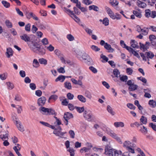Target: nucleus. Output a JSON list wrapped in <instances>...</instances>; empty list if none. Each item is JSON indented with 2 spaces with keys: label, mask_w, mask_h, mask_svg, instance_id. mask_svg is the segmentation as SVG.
<instances>
[{
  "label": "nucleus",
  "mask_w": 156,
  "mask_h": 156,
  "mask_svg": "<svg viewBox=\"0 0 156 156\" xmlns=\"http://www.w3.org/2000/svg\"><path fill=\"white\" fill-rule=\"evenodd\" d=\"M105 153L109 156H119L122 154V152L121 151L111 148L110 146L107 145L105 147Z\"/></svg>",
  "instance_id": "obj_1"
},
{
  "label": "nucleus",
  "mask_w": 156,
  "mask_h": 156,
  "mask_svg": "<svg viewBox=\"0 0 156 156\" xmlns=\"http://www.w3.org/2000/svg\"><path fill=\"white\" fill-rule=\"evenodd\" d=\"M106 133L115 139L120 144H122V142L120 137H119L114 132L110 129L107 128L106 129Z\"/></svg>",
  "instance_id": "obj_2"
},
{
  "label": "nucleus",
  "mask_w": 156,
  "mask_h": 156,
  "mask_svg": "<svg viewBox=\"0 0 156 156\" xmlns=\"http://www.w3.org/2000/svg\"><path fill=\"white\" fill-rule=\"evenodd\" d=\"M140 56L143 60L145 61L149 60V58L152 59L154 56V54L151 51H149L145 53V55L143 53H140Z\"/></svg>",
  "instance_id": "obj_3"
},
{
  "label": "nucleus",
  "mask_w": 156,
  "mask_h": 156,
  "mask_svg": "<svg viewBox=\"0 0 156 156\" xmlns=\"http://www.w3.org/2000/svg\"><path fill=\"white\" fill-rule=\"evenodd\" d=\"M81 57L84 60V62L88 65H90L93 64L92 60L90 58L88 55L85 53L83 52L82 54Z\"/></svg>",
  "instance_id": "obj_4"
},
{
  "label": "nucleus",
  "mask_w": 156,
  "mask_h": 156,
  "mask_svg": "<svg viewBox=\"0 0 156 156\" xmlns=\"http://www.w3.org/2000/svg\"><path fill=\"white\" fill-rule=\"evenodd\" d=\"M40 110L46 115H53L55 114V110L51 108H48L44 107H41Z\"/></svg>",
  "instance_id": "obj_5"
},
{
  "label": "nucleus",
  "mask_w": 156,
  "mask_h": 156,
  "mask_svg": "<svg viewBox=\"0 0 156 156\" xmlns=\"http://www.w3.org/2000/svg\"><path fill=\"white\" fill-rule=\"evenodd\" d=\"M28 45L30 47L31 49L34 52L37 53L41 52V48L40 47L38 46V45L37 43H34L32 46H31L29 44Z\"/></svg>",
  "instance_id": "obj_6"
},
{
  "label": "nucleus",
  "mask_w": 156,
  "mask_h": 156,
  "mask_svg": "<svg viewBox=\"0 0 156 156\" xmlns=\"http://www.w3.org/2000/svg\"><path fill=\"white\" fill-rule=\"evenodd\" d=\"M54 118L55 119L56 121L54 122L53 125H51V128L55 129L58 128V129H61V128L59 126L62 124L61 120L56 117L54 116Z\"/></svg>",
  "instance_id": "obj_7"
},
{
  "label": "nucleus",
  "mask_w": 156,
  "mask_h": 156,
  "mask_svg": "<svg viewBox=\"0 0 156 156\" xmlns=\"http://www.w3.org/2000/svg\"><path fill=\"white\" fill-rule=\"evenodd\" d=\"M54 129L53 132V133L56 136H58L61 138H62L64 134L66 133V132H62L61 131L62 129L61 130L58 129V128H56L55 129Z\"/></svg>",
  "instance_id": "obj_8"
},
{
  "label": "nucleus",
  "mask_w": 156,
  "mask_h": 156,
  "mask_svg": "<svg viewBox=\"0 0 156 156\" xmlns=\"http://www.w3.org/2000/svg\"><path fill=\"white\" fill-rule=\"evenodd\" d=\"M73 118V114L69 112H66L65 113L63 118L65 120L64 122L66 125H67L68 124V120L70 118Z\"/></svg>",
  "instance_id": "obj_9"
},
{
  "label": "nucleus",
  "mask_w": 156,
  "mask_h": 156,
  "mask_svg": "<svg viewBox=\"0 0 156 156\" xmlns=\"http://www.w3.org/2000/svg\"><path fill=\"white\" fill-rule=\"evenodd\" d=\"M83 116L85 119L88 121L90 122L93 120L92 114L87 111L84 112L83 114Z\"/></svg>",
  "instance_id": "obj_10"
},
{
  "label": "nucleus",
  "mask_w": 156,
  "mask_h": 156,
  "mask_svg": "<svg viewBox=\"0 0 156 156\" xmlns=\"http://www.w3.org/2000/svg\"><path fill=\"white\" fill-rule=\"evenodd\" d=\"M14 123L16 125V126L18 129L21 132H23L24 131V129L23 126L21 124L20 121L16 120Z\"/></svg>",
  "instance_id": "obj_11"
},
{
  "label": "nucleus",
  "mask_w": 156,
  "mask_h": 156,
  "mask_svg": "<svg viewBox=\"0 0 156 156\" xmlns=\"http://www.w3.org/2000/svg\"><path fill=\"white\" fill-rule=\"evenodd\" d=\"M46 101V99L44 97H41L38 100V104L40 106H42L44 105Z\"/></svg>",
  "instance_id": "obj_12"
},
{
  "label": "nucleus",
  "mask_w": 156,
  "mask_h": 156,
  "mask_svg": "<svg viewBox=\"0 0 156 156\" xmlns=\"http://www.w3.org/2000/svg\"><path fill=\"white\" fill-rule=\"evenodd\" d=\"M109 15L111 18L113 20L117 19L119 20L120 19L121 17V16L119 14L116 13L115 15H114L113 12L111 13H110Z\"/></svg>",
  "instance_id": "obj_13"
},
{
  "label": "nucleus",
  "mask_w": 156,
  "mask_h": 156,
  "mask_svg": "<svg viewBox=\"0 0 156 156\" xmlns=\"http://www.w3.org/2000/svg\"><path fill=\"white\" fill-rule=\"evenodd\" d=\"M139 131L144 135L146 134L148 132L147 128L144 126H140L139 128Z\"/></svg>",
  "instance_id": "obj_14"
},
{
  "label": "nucleus",
  "mask_w": 156,
  "mask_h": 156,
  "mask_svg": "<svg viewBox=\"0 0 156 156\" xmlns=\"http://www.w3.org/2000/svg\"><path fill=\"white\" fill-rule=\"evenodd\" d=\"M21 39L24 41L26 42H29L30 41V37L26 34H24L23 35L20 36Z\"/></svg>",
  "instance_id": "obj_15"
},
{
  "label": "nucleus",
  "mask_w": 156,
  "mask_h": 156,
  "mask_svg": "<svg viewBox=\"0 0 156 156\" xmlns=\"http://www.w3.org/2000/svg\"><path fill=\"white\" fill-rule=\"evenodd\" d=\"M136 5L140 8H144L146 7V4L139 0H138L136 2Z\"/></svg>",
  "instance_id": "obj_16"
},
{
  "label": "nucleus",
  "mask_w": 156,
  "mask_h": 156,
  "mask_svg": "<svg viewBox=\"0 0 156 156\" xmlns=\"http://www.w3.org/2000/svg\"><path fill=\"white\" fill-rule=\"evenodd\" d=\"M13 54V51L11 48H9L7 49L6 55L8 58L12 56Z\"/></svg>",
  "instance_id": "obj_17"
},
{
  "label": "nucleus",
  "mask_w": 156,
  "mask_h": 156,
  "mask_svg": "<svg viewBox=\"0 0 156 156\" xmlns=\"http://www.w3.org/2000/svg\"><path fill=\"white\" fill-rule=\"evenodd\" d=\"M104 47L109 52H112L114 51V49L111 47V45L107 43H106L104 45Z\"/></svg>",
  "instance_id": "obj_18"
},
{
  "label": "nucleus",
  "mask_w": 156,
  "mask_h": 156,
  "mask_svg": "<svg viewBox=\"0 0 156 156\" xmlns=\"http://www.w3.org/2000/svg\"><path fill=\"white\" fill-rule=\"evenodd\" d=\"M30 17L35 20L38 21L39 20L38 18L32 12H30L27 16V18L29 19H30Z\"/></svg>",
  "instance_id": "obj_19"
},
{
  "label": "nucleus",
  "mask_w": 156,
  "mask_h": 156,
  "mask_svg": "<svg viewBox=\"0 0 156 156\" xmlns=\"http://www.w3.org/2000/svg\"><path fill=\"white\" fill-rule=\"evenodd\" d=\"M84 95L89 100H91L92 98L91 93L88 90H86L85 92Z\"/></svg>",
  "instance_id": "obj_20"
},
{
  "label": "nucleus",
  "mask_w": 156,
  "mask_h": 156,
  "mask_svg": "<svg viewBox=\"0 0 156 156\" xmlns=\"http://www.w3.org/2000/svg\"><path fill=\"white\" fill-rule=\"evenodd\" d=\"M132 143L129 140H126L123 143V147L126 149L130 147V145Z\"/></svg>",
  "instance_id": "obj_21"
},
{
  "label": "nucleus",
  "mask_w": 156,
  "mask_h": 156,
  "mask_svg": "<svg viewBox=\"0 0 156 156\" xmlns=\"http://www.w3.org/2000/svg\"><path fill=\"white\" fill-rule=\"evenodd\" d=\"M71 80L73 83L75 84L78 85L80 86H82V82L80 80H77L73 78L71 79Z\"/></svg>",
  "instance_id": "obj_22"
},
{
  "label": "nucleus",
  "mask_w": 156,
  "mask_h": 156,
  "mask_svg": "<svg viewBox=\"0 0 156 156\" xmlns=\"http://www.w3.org/2000/svg\"><path fill=\"white\" fill-rule=\"evenodd\" d=\"M114 126L116 128L121 127H123L124 126V124L122 122H115L114 123Z\"/></svg>",
  "instance_id": "obj_23"
},
{
  "label": "nucleus",
  "mask_w": 156,
  "mask_h": 156,
  "mask_svg": "<svg viewBox=\"0 0 156 156\" xmlns=\"http://www.w3.org/2000/svg\"><path fill=\"white\" fill-rule=\"evenodd\" d=\"M77 98L78 100L82 103H85L86 101V99L83 95H78Z\"/></svg>",
  "instance_id": "obj_24"
},
{
  "label": "nucleus",
  "mask_w": 156,
  "mask_h": 156,
  "mask_svg": "<svg viewBox=\"0 0 156 156\" xmlns=\"http://www.w3.org/2000/svg\"><path fill=\"white\" fill-rule=\"evenodd\" d=\"M66 76L63 75H60L58 76L55 80V82L60 81L61 82H63L65 80Z\"/></svg>",
  "instance_id": "obj_25"
},
{
  "label": "nucleus",
  "mask_w": 156,
  "mask_h": 156,
  "mask_svg": "<svg viewBox=\"0 0 156 156\" xmlns=\"http://www.w3.org/2000/svg\"><path fill=\"white\" fill-rule=\"evenodd\" d=\"M140 122H142V125L146 124L147 122V118L143 116H142L141 117V118L140 119Z\"/></svg>",
  "instance_id": "obj_26"
},
{
  "label": "nucleus",
  "mask_w": 156,
  "mask_h": 156,
  "mask_svg": "<svg viewBox=\"0 0 156 156\" xmlns=\"http://www.w3.org/2000/svg\"><path fill=\"white\" fill-rule=\"evenodd\" d=\"M131 46L133 48H138V46L137 45V43L134 40H131L130 42Z\"/></svg>",
  "instance_id": "obj_27"
},
{
  "label": "nucleus",
  "mask_w": 156,
  "mask_h": 156,
  "mask_svg": "<svg viewBox=\"0 0 156 156\" xmlns=\"http://www.w3.org/2000/svg\"><path fill=\"white\" fill-rule=\"evenodd\" d=\"M138 87V86L136 85L133 84L131 86H129L128 89L129 90L133 91L136 90Z\"/></svg>",
  "instance_id": "obj_28"
},
{
  "label": "nucleus",
  "mask_w": 156,
  "mask_h": 156,
  "mask_svg": "<svg viewBox=\"0 0 156 156\" xmlns=\"http://www.w3.org/2000/svg\"><path fill=\"white\" fill-rule=\"evenodd\" d=\"M148 104L152 108H154L156 107V103L155 101L152 100H150L148 102Z\"/></svg>",
  "instance_id": "obj_29"
},
{
  "label": "nucleus",
  "mask_w": 156,
  "mask_h": 156,
  "mask_svg": "<svg viewBox=\"0 0 156 156\" xmlns=\"http://www.w3.org/2000/svg\"><path fill=\"white\" fill-rule=\"evenodd\" d=\"M107 110L108 112H109L112 115H113L115 114V112H114L112 107L109 105L107 106Z\"/></svg>",
  "instance_id": "obj_30"
},
{
  "label": "nucleus",
  "mask_w": 156,
  "mask_h": 156,
  "mask_svg": "<svg viewBox=\"0 0 156 156\" xmlns=\"http://www.w3.org/2000/svg\"><path fill=\"white\" fill-rule=\"evenodd\" d=\"M89 10H90L93 9L94 11L97 12L99 10L98 7V6L94 5L90 6L89 7Z\"/></svg>",
  "instance_id": "obj_31"
},
{
  "label": "nucleus",
  "mask_w": 156,
  "mask_h": 156,
  "mask_svg": "<svg viewBox=\"0 0 156 156\" xmlns=\"http://www.w3.org/2000/svg\"><path fill=\"white\" fill-rule=\"evenodd\" d=\"M70 16L76 22L79 23L80 22V20L78 17L75 15L74 13V15H73L72 16Z\"/></svg>",
  "instance_id": "obj_32"
},
{
  "label": "nucleus",
  "mask_w": 156,
  "mask_h": 156,
  "mask_svg": "<svg viewBox=\"0 0 156 156\" xmlns=\"http://www.w3.org/2000/svg\"><path fill=\"white\" fill-rule=\"evenodd\" d=\"M0 138L3 140L4 141L8 139V134H1L0 135Z\"/></svg>",
  "instance_id": "obj_33"
},
{
  "label": "nucleus",
  "mask_w": 156,
  "mask_h": 156,
  "mask_svg": "<svg viewBox=\"0 0 156 156\" xmlns=\"http://www.w3.org/2000/svg\"><path fill=\"white\" fill-rule=\"evenodd\" d=\"M74 51L76 54V57L79 58H81V56L83 53L80 51L77 50H75Z\"/></svg>",
  "instance_id": "obj_34"
},
{
  "label": "nucleus",
  "mask_w": 156,
  "mask_h": 156,
  "mask_svg": "<svg viewBox=\"0 0 156 156\" xmlns=\"http://www.w3.org/2000/svg\"><path fill=\"white\" fill-rule=\"evenodd\" d=\"M65 87L68 89H71L72 88L71 84L69 82H66L64 83Z\"/></svg>",
  "instance_id": "obj_35"
},
{
  "label": "nucleus",
  "mask_w": 156,
  "mask_h": 156,
  "mask_svg": "<svg viewBox=\"0 0 156 156\" xmlns=\"http://www.w3.org/2000/svg\"><path fill=\"white\" fill-rule=\"evenodd\" d=\"M103 24L105 26H107L109 24V20L107 18H105L103 20Z\"/></svg>",
  "instance_id": "obj_36"
},
{
  "label": "nucleus",
  "mask_w": 156,
  "mask_h": 156,
  "mask_svg": "<svg viewBox=\"0 0 156 156\" xmlns=\"http://www.w3.org/2000/svg\"><path fill=\"white\" fill-rule=\"evenodd\" d=\"M33 66L35 68H37L39 66V62L36 59H34L33 61Z\"/></svg>",
  "instance_id": "obj_37"
},
{
  "label": "nucleus",
  "mask_w": 156,
  "mask_h": 156,
  "mask_svg": "<svg viewBox=\"0 0 156 156\" xmlns=\"http://www.w3.org/2000/svg\"><path fill=\"white\" fill-rule=\"evenodd\" d=\"M113 73L114 74L116 77H118L120 76V72L118 69H115L113 71Z\"/></svg>",
  "instance_id": "obj_38"
},
{
  "label": "nucleus",
  "mask_w": 156,
  "mask_h": 156,
  "mask_svg": "<svg viewBox=\"0 0 156 156\" xmlns=\"http://www.w3.org/2000/svg\"><path fill=\"white\" fill-rule=\"evenodd\" d=\"M69 134L70 138L74 139L75 137V133L74 132L73 130H70L69 132Z\"/></svg>",
  "instance_id": "obj_39"
},
{
  "label": "nucleus",
  "mask_w": 156,
  "mask_h": 156,
  "mask_svg": "<svg viewBox=\"0 0 156 156\" xmlns=\"http://www.w3.org/2000/svg\"><path fill=\"white\" fill-rule=\"evenodd\" d=\"M39 62L41 64L46 65L47 64V60L44 58H41L39 59Z\"/></svg>",
  "instance_id": "obj_40"
},
{
  "label": "nucleus",
  "mask_w": 156,
  "mask_h": 156,
  "mask_svg": "<svg viewBox=\"0 0 156 156\" xmlns=\"http://www.w3.org/2000/svg\"><path fill=\"white\" fill-rule=\"evenodd\" d=\"M110 3L113 6H115L119 4V2L116 0H110Z\"/></svg>",
  "instance_id": "obj_41"
},
{
  "label": "nucleus",
  "mask_w": 156,
  "mask_h": 156,
  "mask_svg": "<svg viewBox=\"0 0 156 156\" xmlns=\"http://www.w3.org/2000/svg\"><path fill=\"white\" fill-rule=\"evenodd\" d=\"M84 30L86 33L89 35H91L92 34V30L89 28L85 27Z\"/></svg>",
  "instance_id": "obj_42"
},
{
  "label": "nucleus",
  "mask_w": 156,
  "mask_h": 156,
  "mask_svg": "<svg viewBox=\"0 0 156 156\" xmlns=\"http://www.w3.org/2000/svg\"><path fill=\"white\" fill-rule=\"evenodd\" d=\"M90 48L92 50L96 52L100 50V48H99L97 46L94 45L91 46Z\"/></svg>",
  "instance_id": "obj_43"
},
{
  "label": "nucleus",
  "mask_w": 156,
  "mask_h": 156,
  "mask_svg": "<svg viewBox=\"0 0 156 156\" xmlns=\"http://www.w3.org/2000/svg\"><path fill=\"white\" fill-rule=\"evenodd\" d=\"M2 3L5 7L6 8H9L10 5V4L5 1H2Z\"/></svg>",
  "instance_id": "obj_44"
},
{
  "label": "nucleus",
  "mask_w": 156,
  "mask_h": 156,
  "mask_svg": "<svg viewBox=\"0 0 156 156\" xmlns=\"http://www.w3.org/2000/svg\"><path fill=\"white\" fill-rule=\"evenodd\" d=\"M75 108L77 111L80 113L84 111V110L83 107H75Z\"/></svg>",
  "instance_id": "obj_45"
},
{
  "label": "nucleus",
  "mask_w": 156,
  "mask_h": 156,
  "mask_svg": "<svg viewBox=\"0 0 156 156\" xmlns=\"http://www.w3.org/2000/svg\"><path fill=\"white\" fill-rule=\"evenodd\" d=\"M133 13L135 15L139 18H140L141 16V14L138 11H133Z\"/></svg>",
  "instance_id": "obj_46"
},
{
  "label": "nucleus",
  "mask_w": 156,
  "mask_h": 156,
  "mask_svg": "<svg viewBox=\"0 0 156 156\" xmlns=\"http://www.w3.org/2000/svg\"><path fill=\"white\" fill-rule=\"evenodd\" d=\"M145 16L147 17H149L151 16V12L149 9H146L145 10Z\"/></svg>",
  "instance_id": "obj_47"
},
{
  "label": "nucleus",
  "mask_w": 156,
  "mask_h": 156,
  "mask_svg": "<svg viewBox=\"0 0 156 156\" xmlns=\"http://www.w3.org/2000/svg\"><path fill=\"white\" fill-rule=\"evenodd\" d=\"M39 122L42 125L51 128V125H50L48 122H44L43 121H40Z\"/></svg>",
  "instance_id": "obj_48"
},
{
  "label": "nucleus",
  "mask_w": 156,
  "mask_h": 156,
  "mask_svg": "<svg viewBox=\"0 0 156 156\" xmlns=\"http://www.w3.org/2000/svg\"><path fill=\"white\" fill-rule=\"evenodd\" d=\"M67 151L70 153V156H74V151L73 149L69 148Z\"/></svg>",
  "instance_id": "obj_49"
},
{
  "label": "nucleus",
  "mask_w": 156,
  "mask_h": 156,
  "mask_svg": "<svg viewBox=\"0 0 156 156\" xmlns=\"http://www.w3.org/2000/svg\"><path fill=\"white\" fill-rule=\"evenodd\" d=\"M120 80L123 82H126L128 80V77L126 76H120Z\"/></svg>",
  "instance_id": "obj_50"
},
{
  "label": "nucleus",
  "mask_w": 156,
  "mask_h": 156,
  "mask_svg": "<svg viewBox=\"0 0 156 156\" xmlns=\"http://www.w3.org/2000/svg\"><path fill=\"white\" fill-rule=\"evenodd\" d=\"M66 37L68 40L70 41H73L74 40V37L70 34H68Z\"/></svg>",
  "instance_id": "obj_51"
},
{
  "label": "nucleus",
  "mask_w": 156,
  "mask_h": 156,
  "mask_svg": "<svg viewBox=\"0 0 156 156\" xmlns=\"http://www.w3.org/2000/svg\"><path fill=\"white\" fill-rule=\"evenodd\" d=\"M7 73H4L0 75V77L1 80H5L7 77Z\"/></svg>",
  "instance_id": "obj_52"
},
{
  "label": "nucleus",
  "mask_w": 156,
  "mask_h": 156,
  "mask_svg": "<svg viewBox=\"0 0 156 156\" xmlns=\"http://www.w3.org/2000/svg\"><path fill=\"white\" fill-rule=\"evenodd\" d=\"M126 72L128 75H131L133 73V70L130 68H127L126 69Z\"/></svg>",
  "instance_id": "obj_53"
},
{
  "label": "nucleus",
  "mask_w": 156,
  "mask_h": 156,
  "mask_svg": "<svg viewBox=\"0 0 156 156\" xmlns=\"http://www.w3.org/2000/svg\"><path fill=\"white\" fill-rule=\"evenodd\" d=\"M18 113L20 114L22 111V107L20 105H17L16 108Z\"/></svg>",
  "instance_id": "obj_54"
},
{
  "label": "nucleus",
  "mask_w": 156,
  "mask_h": 156,
  "mask_svg": "<svg viewBox=\"0 0 156 156\" xmlns=\"http://www.w3.org/2000/svg\"><path fill=\"white\" fill-rule=\"evenodd\" d=\"M7 84L8 86V88L9 89H12L14 87V85L12 83H11L10 82H7Z\"/></svg>",
  "instance_id": "obj_55"
},
{
  "label": "nucleus",
  "mask_w": 156,
  "mask_h": 156,
  "mask_svg": "<svg viewBox=\"0 0 156 156\" xmlns=\"http://www.w3.org/2000/svg\"><path fill=\"white\" fill-rule=\"evenodd\" d=\"M126 149L128 151L127 152H128L127 154L129 153H129H131L132 154H134L135 153L134 150L130 147L127 148Z\"/></svg>",
  "instance_id": "obj_56"
},
{
  "label": "nucleus",
  "mask_w": 156,
  "mask_h": 156,
  "mask_svg": "<svg viewBox=\"0 0 156 156\" xmlns=\"http://www.w3.org/2000/svg\"><path fill=\"white\" fill-rule=\"evenodd\" d=\"M68 103L69 101L67 99H64L62 102V104L65 106L68 105Z\"/></svg>",
  "instance_id": "obj_57"
},
{
  "label": "nucleus",
  "mask_w": 156,
  "mask_h": 156,
  "mask_svg": "<svg viewBox=\"0 0 156 156\" xmlns=\"http://www.w3.org/2000/svg\"><path fill=\"white\" fill-rule=\"evenodd\" d=\"M82 2L86 5H89L92 3V2L90 0H83Z\"/></svg>",
  "instance_id": "obj_58"
},
{
  "label": "nucleus",
  "mask_w": 156,
  "mask_h": 156,
  "mask_svg": "<svg viewBox=\"0 0 156 156\" xmlns=\"http://www.w3.org/2000/svg\"><path fill=\"white\" fill-rule=\"evenodd\" d=\"M67 97L68 99L72 100L73 99L74 96L73 94L71 93H69L67 94Z\"/></svg>",
  "instance_id": "obj_59"
},
{
  "label": "nucleus",
  "mask_w": 156,
  "mask_h": 156,
  "mask_svg": "<svg viewBox=\"0 0 156 156\" xmlns=\"http://www.w3.org/2000/svg\"><path fill=\"white\" fill-rule=\"evenodd\" d=\"M57 71L60 73H64L65 72L64 68L63 67H61L57 69Z\"/></svg>",
  "instance_id": "obj_60"
},
{
  "label": "nucleus",
  "mask_w": 156,
  "mask_h": 156,
  "mask_svg": "<svg viewBox=\"0 0 156 156\" xmlns=\"http://www.w3.org/2000/svg\"><path fill=\"white\" fill-rule=\"evenodd\" d=\"M5 24L8 28H11L12 27V23L8 20L5 21Z\"/></svg>",
  "instance_id": "obj_61"
},
{
  "label": "nucleus",
  "mask_w": 156,
  "mask_h": 156,
  "mask_svg": "<svg viewBox=\"0 0 156 156\" xmlns=\"http://www.w3.org/2000/svg\"><path fill=\"white\" fill-rule=\"evenodd\" d=\"M89 69L94 73H96L98 72L97 69L93 66L90 67Z\"/></svg>",
  "instance_id": "obj_62"
},
{
  "label": "nucleus",
  "mask_w": 156,
  "mask_h": 156,
  "mask_svg": "<svg viewBox=\"0 0 156 156\" xmlns=\"http://www.w3.org/2000/svg\"><path fill=\"white\" fill-rule=\"evenodd\" d=\"M127 106L128 108L130 109H135L136 107L134 105L130 103H128L127 104Z\"/></svg>",
  "instance_id": "obj_63"
},
{
  "label": "nucleus",
  "mask_w": 156,
  "mask_h": 156,
  "mask_svg": "<svg viewBox=\"0 0 156 156\" xmlns=\"http://www.w3.org/2000/svg\"><path fill=\"white\" fill-rule=\"evenodd\" d=\"M19 74L20 76L23 78H24L26 76L25 72L23 70H21L19 72Z\"/></svg>",
  "instance_id": "obj_64"
}]
</instances>
